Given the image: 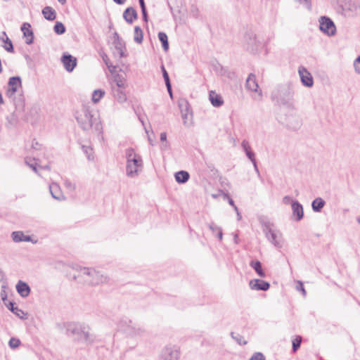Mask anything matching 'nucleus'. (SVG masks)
<instances>
[{"mask_svg": "<svg viewBox=\"0 0 360 360\" xmlns=\"http://www.w3.org/2000/svg\"><path fill=\"white\" fill-rule=\"evenodd\" d=\"M75 119L82 130L91 129L103 139V126L99 115L90 105L84 104L77 109L75 111Z\"/></svg>", "mask_w": 360, "mask_h": 360, "instance_id": "obj_1", "label": "nucleus"}, {"mask_svg": "<svg viewBox=\"0 0 360 360\" xmlns=\"http://www.w3.org/2000/svg\"><path fill=\"white\" fill-rule=\"evenodd\" d=\"M72 278L77 283L88 285H99L108 281V276L101 271L94 268L83 266H79L75 269Z\"/></svg>", "mask_w": 360, "mask_h": 360, "instance_id": "obj_2", "label": "nucleus"}, {"mask_svg": "<svg viewBox=\"0 0 360 360\" xmlns=\"http://www.w3.org/2000/svg\"><path fill=\"white\" fill-rule=\"evenodd\" d=\"M126 158V175L129 178L136 177L143 167L141 156L133 148H127L124 150Z\"/></svg>", "mask_w": 360, "mask_h": 360, "instance_id": "obj_3", "label": "nucleus"}, {"mask_svg": "<svg viewBox=\"0 0 360 360\" xmlns=\"http://www.w3.org/2000/svg\"><path fill=\"white\" fill-rule=\"evenodd\" d=\"M271 98L279 106L291 108L293 105L294 91L288 85H279L272 90Z\"/></svg>", "mask_w": 360, "mask_h": 360, "instance_id": "obj_4", "label": "nucleus"}, {"mask_svg": "<svg viewBox=\"0 0 360 360\" xmlns=\"http://www.w3.org/2000/svg\"><path fill=\"white\" fill-rule=\"evenodd\" d=\"M262 225L266 239L275 247L282 248L283 243L282 233L269 221H264Z\"/></svg>", "mask_w": 360, "mask_h": 360, "instance_id": "obj_5", "label": "nucleus"}, {"mask_svg": "<svg viewBox=\"0 0 360 360\" xmlns=\"http://www.w3.org/2000/svg\"><path fill=\"white\" fill-rule=\"evenodd\" d=\"M120 327L129 336L142 337L146 334V330L144 327L133 324L129 319H125L120 321Z\"/></svg>", "mask_w": 360, "mask_h": 360, "instance_id": "obj_6", "label": "nucleus"}, {"mask_svg": "<svg viewBox=\"0 0 360 360\" xmlns=\"http://www.w3.org/2000/svg\"><path fill=\"white\" fill-rule=\"evenodd\" d=\"M319 30L326 36L333 37L336 34V26L327 16H321L319 19Z\"/></svg>", "mask_w": 360, "mask_h": 360, "instance_id": "obj_7", "label": "nucleus"}, {"mask_svg": "<svg viewBox=\"0 0 360 360\" xmlns=\"http://www.w3.org/2000/svg\"><path fill=\"white\" fill-rule=\"evenodd\" d=\"M243 43L248 49L252 51H257L262 46V41L258 38L257 34L252 31H248L244 35Z\"/></svg>", "mask_w": 360, "mask_h": 360, "instance_id": "obj_8", "label": "nucleus"}, {"mask_svg": "<svg viewBox=\"0 0 360 360\" xmlns=\"http://www.w3.org/2000/svg\"><path fill=\"white\" fill-rule=\"evenodd\" d=\"M245 88L250 91H252L257 94L256 96L253 97V99L255 101H260L262 99V91L259 89V84L257 83L256 76L253 73H250L245 82Z\"/></svg>", "mask_w": 360, "mask_h": 360, "instance_id": "obj_9", "label": "nucleus"}, {"mask_svg": "<svg viewBox=\"0 0 360 360\" xmlns=\"http://www.w3.org/2000/svg\"><path fill=\"white\" fill-rule=\"evenodd\" d=\"M8 88L6 91V95L9 98H11L15 96L18 89L22 86L21 78L18 76L11 77L8 80Z\"/></svg>", "mask_w": 360, "mask_h": 360, "instance_id": "obj_10", "label": "nucleus"}, {"mask_svg": "<svg viewBox=\"0 0 360 360\" xmlns=\"http://www.w3.org/2000/svg\"><path fill=\"white\" fill-rule=\"evenodd\" d=\"M162 360H179V351L175 347L164 348L161 354Z\"/></svg>", "mask_w": 360, "mask_h": 360, "instance_id": "obj_11", "label": "nucleus"}, {"mask_svg": "<svg viewBox=\"0 0 360 360\" xmlns=\"http://www.w3.org/2000/svg\"><path fill=\"white\" fill-rule=\"evenodd\" d=\"M298 73L302 84L307 87H311L314 84L311 73L303 66L299 67Z\"/></svg>", "mask_w": 360, "mask_h": 360, "instance_id": "obj_12", "label": "nucleus"}, {"mask_svg": "<svg viewBox=\"0 0 360 360\" xmlns=\"http://www.w3.org/2000/svg\"><path fill=\"white\" fill-rule=\"evenodd\" d=\"M64 68L68 72L73 71L77 65V59L70 54H64L61 58Z\"/></svg>", "mask_w": 360, "mask_h": 360, "instance_id": "obj_13", "label": "nucleus"}, {"mask_svg": "<svg viewBox=\"0 0 360 360\" xmlns=\"http://www.w3.org/2000/svg\"><path fill=\"white\" fill-rule=\"evenodd\" d=\"M249 286L253 290L266 291L269 289L270 284L265 281L255 278L250 281Z\"/></svg>", "mask_w": 360, "mask_h": 360, "instance_id": "obj_14", "label": "nucleus"}, {"mask_svg": "<svg viewBox=\"0 0 360 360\" xmlns=\"http://www.w3.org/2000/svg\"><path fill=\"white\" fill-rule=\"evenodd\" d=\"M125 89L126 88L111 87L112 96L120 103H123L127 100Z\"/></svg>", "mask_w": 360, "mask_h": 360, "instance_id": "obj_15", "label": "nucleus"}, {"mask_svg": "<svg viewBox=\"0 0 360 360\" xmlns=\"http://www.w3.org/2000/svg\"><path fill=\"white\" fill-rule=\"evenodd\" d=\"M346 10L350 13L352 16H360V2L350 0L346 4Z\"/></svg>", "mask_w": 360, "mask_h": 360, "instance_id": "obj_16", "label": "nucleus"}, {"mask_svg": "<svg viewBox=\"0 0 360 360\" xmlns=\"http://www.w3.org/2000/svg\"><path fill=\"white\" fill-rule=\"evenodd\" d=\"M12 239L15 243L20 242H32L33 243H37V240L32 241L31 236H26L22 231H13L11 234Z\"/></svg>", "mask_w": 360, "mask_h": 360, "instance_id": "obj_17", "label": "nucleus"}, {"mask_svg": "<svg viewBox=\"0 0 360 360\" xmlns=\"http://www.w3.org/2000/svg\"><path fill=\"white\" fill-rule=\"evenodd\" d=\"M138 17L136 11L133 7L127 8L123 13V18L129 24L133 23Z\"/></svg>", "mask_w": 360, "mask_h": 360, "instance_id": "obj_18", "label": "nucleus"}, {"mask_svg": "<svg viewBox=\"0 0 360 360\" xmlns=\"http://www.w3.org/2000/svg\"><path fill=\"white\" fill-rule=\"evenodd\" d=\"M16 290L22 297H27L30 293V288L27 283L22 281H19L16 284Z\"/></svg>", "mask_w": 360, "mask_h": 360, "instance_id": "obj_19", "label": "nucleus"}, {"mask_svg": "<svg viewBox=\"0 0 360 360\" xmlns=\"http://www.w3.org/2000/svg\"><path fill=\"white\" fill-rule=\"evenodd\" d=\"M292 210L293 215L296 216V220L300 221L303 218V207L298 201H292Z\"/></svg>", "mask_w": 360, "mask_h": 360, "instance_id": "obj_20", "label": "nucleus"}, {"mask_svg": "<svg viewBox=\"0 0 360 360\" xmlns=\"http://www.w3.org/2000/svg\"><path fill=\"white\" fill-rule=\"evenodd\" d=\"M30 25L27 22H25L22 24L21 27V30L23 32L24 36L27 38L26 44H31L33 42V32L30 30Z\"/></svg>", "mask_w": 360, "mask_h": 360, "instance_id": "obj_21", "label": "nucleus"}, {"mask_svg": "<svg viewBox=\"0 0 360 360\" xmlns=\"http://www.w3.org/2000/svg\"><path fill=\"white\" fill-rule=\"evenodd\" d=\"M127 81L124 77L119 74L114 75L111 87L127 88Z\"/></svg>", "mask_w": 360, "mask_h": 360, "instance_id": "obj_22", "label": "nucleus"}, {"mask_svg": "<svg viewBox=\"0 0 360 360\" xmlns=\"http://www.w3.org/2000/svg\"><path fill=\"white\" fill-rule=\"evenodd\" d=\"M209 99L212 105L214 107H220L224 103L221 96L214 91H210Z\"/></svg>", "mask_w": 360, "mask_h": 360, "instance_id": "obj_23", "label": "nucleus"}, {"mask_svg": "<svg viewBox=\"0 0 360 360\" xmlns=\"http://www.w3.org/2000/svg\"><path fill=\"white\" fill-rule=\"evenodd\" d=\"M0 40H1L4 43V44L3 45V47L6 51H8L9 53L14 52L13 43H12L11 40L8 37V36L5 32H3L1 34Z\"/></svg>", "mask_w": 360, "mask_h": 360, "instance_id": "obj_24", "label": "nucleus"}, {"mask_svg": "<svg viewBox=\"0 0 360 360\" xmlns=\"http://www.w3.org/2000/svg\"><path fill=\"white\" fill-rule=\"evenodd\" d=\"M49 191L51 194V196L53 198L59 200L64 199V197L60 191V187L57 184L53 183L50 184Z\"/></svg>", "mask_w": 360, "mask_h": 360, "instance_id": "obj_25", "label": "nucleus"}, {"mask_svg": "<svg viewBox=\"0 0 360 360\" xmlns=\"http://www.w3.org/2000/svg\"><path fill=\"white\" fill-rule=\"evenodd\" d=\"M250 266L255 271L257 274L261 278L266 277V273L262 269V263L258 260H252Z\"/></svg>", "mask_w": 360, "mask_h": 360, "instance_id": "obj_26", "label": "nucleus"}, {"mask_svg": "<svg viewBox=\"0 0 360 360\" xmlns=\"http://www.w3.org/2000/svg\"><path fill=\"white\" fill-rule=\"evenodd\" d=\"M208 227L212 233L216 235L219 240H222L223 232L222 229L220 226H217L214 222H210L208 224Z\"/></svg>", "mask_w": 360, "mask_h": 360, "instance_id": "obj_27", "label": "nucleus"}, {"mask_svg": "<svg viewBox=\"0 0 360 360\" xmlns=\"http://www.w3.org/2000/svg\"><path fill=\"white\" fill-rule=\"evenodd\" d=\"M44 18L48 20H53L56 18V13L51 6H46L42 10Z\"/></svg>", "mask_w": 360, "mask_h": 360, "instance_id": "obj_28", "label": "nucleus"}, {"mask_svg": "<svg viewBox=\"0 0 360 360\" xmlns=\"http://www.w3.org/2000/svg\"><path fill=\"white\" fill-rule=\"evenodd\" d=\"M175 179L179 184H184L189 179V174L186 171H179L175 173Z\"/></svg>", "mask_w": 360, "mask_h": 360, "instance_id": "obj_29", "label": "nucleus"}, {"mask_svg": "<svg viewBox=\"0 0 360 360\" xmlns=\"http://www.w3.org/2000/svg\"><path fill=\"white\" fill-rule=\"evenodd\" d=\"M79 335L86 342H92L94 341L93 335L89 333V328L86 326H82Z\"/></svg>", "mask_w": 360, "mask_h": 360, "instance_id": "obj_30", "label": "nucleus"}, {"mask_svg": "<svg viewBox=\"0 0 360 360\" xmlns=\"http://www.w3.org/2000/svg\"><path fill=\"white\" fill-rule=\"evenodd\" d=\"M325 205V201L321 198H316L311 203L312 209L316 212H321Z\"/></svg>", "mask_w": 360, "mask_h": 360, "instance_id": "obj_31", "label": "nucleus"}, {"mask_svg": "<svg viewBox=\"0 0 360 360\" xmlns=\"http://www.w3.org/2000/svg\"><path fill=\"white\" fill-rule=\"evenodd\" d=\"M115 49L117 50L118 53L120 55V57L124 56V44L121 41L118 34L117 33H115V40L113 42Z\"/></svg>", "mask_w": 360, "mask_h": 360, "instance_id": "obj_32", "label": "nucleus"}, {"mask_svg": "<svg viewBox=\"0 0 360 360\" xmlns=\"http://www.w3.org/2000/svg\"><path fill=\"white\" fill-rule=\"evenodd\" d=\"M105 92L103 89H96L92 93L91 100L94 103H98L105 96Z\"/></svg>", "mask_w": 360, "mask_h": 360, "instance_id": "obj_33", "label": "nucleus"}, {"mask_svg": "<svg viewBox=\"0 0 360 360\" xmlns=\"http://www.w3.org/2000/svg\"><path fill=\"white\" fill-rule=\"evenodd\" d=\"M7 307L18 317L20 319L24 318L25 312L18 307L15 306V303L10 302Z\"/></svg>", "mask_w": 360, "mask_h": 360, "instance_id": "obj_34", "label": "nucleus"}, {"mask_svg": "<svg viewBox=\"0 0 360 360\" xmlns=\"http://www.w3.org/2000/svg\"><path fill=\"white\" fill-rule=\"evenodd\" d=\"M82 325L79 324H70L68 326L67 330L69 334L79 335L82 328Z\"/></svg>", "mask_w": 360, "mask_h": 360, "instance_id": "obj_35", "label": "nucleus"}, {"mask_svg": "<svg viewBox=\"0 0 360 360\" xmlns=\"http://www.w3.org/2000/svg\"><path fill=\"white\" fill-rule=\"evenodd\" d=\"M143 32L140 27L136 26L134 27V40L137 44H141L143 41Z\"/></svg>", "mask_w": 360, "mask_h": 360, "instance_id": "obj_36", "label": "nucleus"}, {"mask_svg": "<svg viewBox=\"0 0 360 360\" xmlns=\"http://www.w3.org/2000/svg\"><path fill=\"white\" fill-rule=\"evenodd\" d=\"M158 39L162 43L163 49L165 51H167L169 49L167 35L163 32H160L158 33Z\"/></svg>", "mask_w": 360, "mask_h": 360, "instance_id": "obj_37", "label": "nucleus"}, {"mask_svg": "<svg viewBox=\"0 0 360 360\" xmlns=\"http://www.w3.org/2000/svg\"><path fill=\"white\" fill-rule=\"evenodd\" d=\"M82 150L84 153L86 155V158L89 160H94V151L93 148L91 146H82Z\"/></svg>", "mask_w": 360, "mask_h": 360, "instance_id": "obj_38", "label": "nucleus"}, {"mask_svg": "<svg viewBox=\"0 0 360 360\" xmlns=\"http://www.w3.org/2000/svg\"><path fill=\"white\" fill-rule=\"evenodd\" d=\"M53 30L58 34H63L65 32V27L62 22H56L54 25Z\"/></svg>", "mask_w": 360, "mask_h": 360, "instance_id": "obj_39", "label": "nucleus"}, {"mask_svg": "<svg viewBox=\"0 0 360 360\" xmlns=\"http://www.w3.org/2000/svg\"><path fill=\"white\" fill-rule=\"evenodd\" d=\"M103 61L105 62L106 66L108 67L109 71L111 73H113L115 72L117 67L115 65H113L112 63L110 61L109 58L106 55L103 56Z\"/></svg>", "mask_w": 360, "mask_h": 360, "instance_id": "obj_40", "label": "nucleus"}, {"mask_svg": "<svg viewBox=\"0 0 360 360\" xmlns=\"http://www.w3.org/2000/svg\"><path fill=\"white\" fill-rule=\"evenodd\" d=\"M302 342V337L300 335H297L295 338L292 340V351L296 352L300 347Z\"/></svg>", "mask_w": 360, "mask_h": 360, "instance_id": "obj_41", "label": "nucleus"}, {"mask_svg": "<svg viewBox=\"0 0 360 360\" xmlns=\"http://www.w3.org/2000/svg\"><path fill=\"white\" fill-rule=\"evenodd\" d=\"M20 345V341L18 338H11L8 342V345L12 349H15L18 347V346Z\"/></svg>", "mask_w": 360, "mask_h": 360, "instance_id": "obj_42", "label": "nucleus"}, {"mask_svg": "<svg viewBox=\"0 0 360 360\" xmlns=\"http://www.w3.org/2000/svg\"><path fill=\"white\" fill-rule=\"evenodd\" d=\"M300 4L302 5L307 10L311 9V3L310 0H296Z\"/></svg>", "mask_w": 360, "mask_h": 360, "instance_id": "obj_43", "label": "nucleus"}, {"mask_svg": "<svg viewBox=\"0 0 360 360\" xmlns=\"http://www.w3.org/2000/svg\"><path fill=\"white\" fill-rule=\"evenodd\" d=\"M249 360H265V356L261 352H256Z\"/></svg>", "mask_w": 360, "mask_h": 360, "instance_id": "obj_44", "label": "nucleus"}, {"mask_svg": "<svg viewBox=\"0 0 360 360\" xmlns=\"http://www.w3.org/2000/svg\"><path fill=\"white\" fill-rule=\"evenodd\" d=\"M161 70L162 72V76H163L164 80L165 82V84H168L169 85L170 80H169V75H168L167 70H165L164 65H162Z\"/></svg>", "mask_w": 360, "mask_h": 360, "instance_id": "obj_45", "label": "nucleus"}, {"mask_svg": "<svg viewBox=\"0 0 360 360\" xmlns=\"http://www.w3.org/2000/svg\"><path fill=\"white\" fill-rule=\"evenodd\" d=\"M354 70L357 74H360V55L355 59L354 62Z\"/></svg>", "mask_w": 360, "mask_h": 360, "instance_id": "obj_46", "label": "nucleus"}, {"mask_svg": "<svg viewBox=\"0 0 360 360\" xmlns=\"http://www.w3.org/2000/svg\"><path fill=\"white\" fill-rule=\"evenodd\" d=\"M231 336L233 339H235L236 340V342L239 344V345H245L247 343L246 341H243V338L242 336H240L239 334H237L236 336L234 335V333H231Z\"/></svg>", "mask_w": 360, "mask_h": 360, "instance_id": "obj_47", "label": "nucleus"}, {"mask_svg": "<svg viewBox=\"0 0 360 360\" xmlns=\"http://www.w3.org/2000/svg\"><path fill=\"white\" fill-rule=\"evenodd\" d=\"M241 146H242L243 150L245 151V153L248 152L249 150H251L250 146L248 141H247L246 140H243L242 141Z\"/></svg>", "mask_w": 360, "mask_h": 360, "instance_id": "obj_48", "label": "nucleus"}, {"mask_svg": "<svg viewBox=\"0 0 360 360\" xmlns=\"http://www.w3.org/2000/svg\"><path fill=\"white\" fill-rule=\"evenodd\" d=\"M65 187L70 191H74L75 189V184L72 183L71 181L66 180L64 183Z\"/></svg>", "mask_w": 360, "mask_h": 360, "instance_id": "obj_49", "label": "nucleus"}, {"mask_svg": "<svg viewBox=\"0 0 360 360\" xmlns=\"http://www.w3.org/2000/svg\"><path fill=\"white\" fill-rule=\"evenodd\" d=\"M245 154L252 162H254L256 161L255 158V153L251 150H249L248 152H246Z\"/></svg>", "mask_w": 360, "mask_h": 360, "instance_id": "obj_50", "label": "nucleus"}, {"mask_svg": "<svg viewBox=\"0 0 360 360\" xmlns=\"http://www.w3.org/2000/svg\"><path fill=\"white\" fill-rule=\"evenodd\" d=\"M25 162L26 164L30 167L32 169V170L34 172H35L36 173H37V167H36V163L33 161L32 162H28V160L26 159L25 160Z\"/></svg>", "mask_w": 360, "mask_h": 360, "instance_id": "obj_51", "label": "nucleus"}, {"mask_svg": "<svg viewBox=\"0 0 360 360\" xmlns=\"http://www.w3.org/2000/svg\"><path fill=\"white\" fill-rule=\"evenodd\" d=\"M299 286L297 287V290L299 291H301L303 294V295H306V290L303 286V283L302 281H298Z\"/></svg>", "mask_w": 360, "mask_h": 360, "instance_id": "obj_52", "label": "nucleus"}, {"mask_svg": "<svg viewBox=\"0 0 360 360\" xmlns=\"http://www.w3.org/2000/svg\"><path fill=\"white\" fill-rule=\"evenodd\" d=\"M229 203L230 205H231L233 207V209H234V210L236 212H238L237 206L235 205L234 201L233 200V199L229 198Z\"/></svg>", "mask_w": 360, "mask_h": 360, "instance_id": "obj_53", "label": "nucleus"}, {"mask_svg": "<svg viewBox=\"0 0 360 360\" xmlns=\"http://www.w3.org/2000/svg\"><path fill=\"white\" fill-rule=\"evenodd\" d=\"M283 201L285 204H289V203H291L292 204V201H294L293 200L291 199L290 197L289 196H285L283 199Z\"/></svg>", "mask_w": 360, "mask_h": 360, "instance_id": "obj_54", "label": "nucleus"}, {"mask_svg": "<svg viewBox=\"0 0 360 360\" xmlns=\"http://www.w3.org/2000/svg\"><path fill=\"white\" fill-rule=\"evenodd\" d=\"M143 19L146 22H148V13L146 10L141 11Z\"/></svg>", "mask_w": 360, "mask_h": 360, "instance_id": "obj_55", "label": "nucleus"}, {"mask_svg": "<svg viewBox=\"0 0 360 360\" xmlns=\"http://www.w3.org/2000/svg\"><path fill=\"white\" fill-rule=\"evenodd\" d=\"M167 91L170 96L171 98H172V85L171 83H169V85L168 84H166Z\"/></svg>", "mask_w": 360, "mask_h": 360, "instance_id": "obj_56", "label": "nucleus"}, {"mask_svg": "<svg viewBox=\"0 0 360 360\" xmlns=\"http://www.w3.org/2000/svg\"><path fill=\"white\" fill-rule=\"evenodd\" d=\"M141 11L146 10L144 0H139Z\"/></svg>", "mask_w": 360, "mask_h": 360, "instance_id": "obj_57", "label": "nucleus"}, {"mask_svg": "<svg viewBox=\"0 0 360 360\" xmlns=\"http://www.w3.org/2000/svg\"><path fill=\"white\" fill-rule=\"evenodd\" d=\"M160 141H167V134L166 132H162L160 134Z\"/></svg>", "mask_w": 360, "mask_h": 360, "instance_id": "obj_58", "label": "nucleus"}, {"mask_svg": "<svg viewBox=\"0 0 360 360\" xmlns=\"http://www.w3.org/2000/svg\"><path fill=\"white\" fill-rule=\"evenodd\" d=\"M253 164V166H254V169H255V171L258 174H259V169H258V167H257V162H252Z\"/></svg>", "mask_w": 360, "mask_h": 360, "instance_id": "obj_59", "label": "nucleus"}, {"mask_svg": "<svg viewBox=\"0 0 360 360\" xmlns=\"http://www.w3.org/2000/svg\"><path fill=\"white\" fill-rule=\"evenodd\" d=\"M116 4H119V5H122L123 4L126 0H113Z\"/></svg>", "mask_w": 360, "mask_h": 360, "instance_id": "obj_60", "label": "nucleus"}, {"mask_svg": "<svg viewBox=\"0 0 360 360\" xmlns=\"http://www.w3.org/2000/svg\"><path fill=\"white\" fill-rule=\"evenodd\" d=\"M236 214H237V217H238V220H240L242 217H241V214L239 212V210H238V212H236Z\"/></svg>", "mask_w": 360, "mask_h": 360, "instance_id": "obj_61", "label": "nucleus"}, {"mask_svg": "<svg viewBox=\"0 0 360 360\" xmlns=\"http://www.w3.org/2000/svg\"><path fill=\"white\" fill-rule=\"evenodd\" d=\"M4 103V99L1 95V93L0 92V105Z\"/></svg>", "mask_w": 360, "mask_h": 360, "instance_id": "obj_62", "label": "nucleus"}, {"mask_svg": "<svg viewBox=\"0 0 360 360\" xmlns=\"http://www.w3.org/2000/svg\"><path fill=\"white\" fill-rule=\"evenodd\" d=\"M59 3H60L62 5H64L66 4V0H58Z\"/></svg>", "mask_w": 360, "mask_h": 360, "instance_id": "obj_63", "label": "nucleus"}, {"mask_svg": "<svg viewBox=\"0 0 360 360\" xmlns=\"http://www.w3.org/2000/svg\"><path fill=\"white\" fill-rule=\"evenodd\" d=\"M207 167L210 169V170H212L213 168H214V166L212 165V164H207Z\"/></svg>", "mask_w": 360, "mask_h": 360, "instance_id": "obj_64", "label": "nucleus"}]
</instances>
